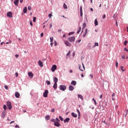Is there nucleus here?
I'll list each match as a JSON object with an SVG mask.
<instances>
[{"mask_svg":"<svg viewBox=\"0 0 128 128\" xmlns=\"http://www.w3.org/2000/svg\"><path fill=\"white\" fill-rule=\"evenodd\" d=\"M68 40H69L70 42H74L76 40V38L74 36L70 37L68 38Z\"/></svg>","mask_w":128,"mask_h":128,"instance_id":"1","label":"nucleus"},{"mask_svg":"<svg viewBox=\"0 0 128 128\" xmlns=\"http://www.w3.org/2000/svg\"><path fill=\"white\" fill-rule=\"evenodd\" d=\"M48 90H46L43 94V96L44 98H48Z\"/></svg>","mask_w":128,"mask_h":128,"instance_id":"2","label":"nucleus"},{"mask_svg":"<svg viewBox=\"0 0 128 128\" xmlns=\"http://www.w3.org/2000/svg\"><path fill=\"white\" fill-rule=\"evenodd\" d=\"M6 106L8 108L9 110H12V103L10 102H6Z\"/></svg>","mask_w":128,"mask_h":128,"instance_id":"3","label":"nucleus"},{"mask_svg":"<svg viewBox=\"0 0 128 128\" xmlns=\"http://www.w3.org/2000/svg\"><path fill=\"white\" fill-rule=\"evenodd\" d=\"M60 90H63V91L66 90V86L64 85H60Z\"/></svg>","mask_w":128,"mask_h":128,"instance_id":"4","label":"nucleus"},{"mask_svg":"<svg viewBox=\"0 0 128 128\" xmlns=\"http://www.w3.org/2000/svg\"><path fill=\"white\" fill-rule=\"evenodd\" d=\"M6 16L8 18H12V12H7L6 14Z\"/></svg>","mask_w":128,"mask_h":128,"instance_id":"5","label":"nucleus"},{"mask_svg":"<svg viewBox=\"0 0 128 128\" xmlns=\"http://www.w3.org/2000/svg\"><path fill=\"white\" fill-rule=\"evenodd\" d=\"M64 43L67 46H72V44H70V42H68V41L65 40L64 42Z\"/></svg>","mask_w":128,"mask_h":128,"instance_id":"6","label":"nucleus"},{"mask_svg":"<svg viewBox=\"0 0 128 128\" xmlns=\"http://www.w3.org/2000/svg\"><path fill=\"white\" fill-rule=\"evenodd\" d=\"M56 70V65H53L51 68L52 72H54Z\"/></svg>","mask_w":128,"mask_h":128,"instance_id":"7","label":"nucleus"},{"mask_svg":"<svg viewBox=\"0 0 128 128\" xmlns=\"http://www.w3.org/2000/svg\"><path fill=\"white\" fill-rule=\"evenodd\" d=\"M54 126H57L58 128V126H60V122H54Z\"/></svg>","mask_w":128,"mask_h":128,"instance_id":"8","label":"nucleus"},{"mask_svg":"<svg viewBox=\"0 0 128 128\" xmlns=\"http://www.w3.org/2000/svg\"><path fill=\"white\" fill-rule=\"evenodd\" d=\"M28 76L30 78H34V74L32 72H29L28 73Z\"/></svg>","mask_w":128,"mask_h":128,"instance_id":"9","label":"nucleus"},{"mask_svg":"<svg viewBox=\"0 0 128 128\" xmlns=\"http://www.w3.org/2000/svg\"><path fill=\"white\" fill-rule=\"evenodd\" d=\"M15 96L17 98H20V93L18 92H15Z\"/></svg>","mask_w":128,"mask_h":128,"instance_id":"10","label":"nucleus"},{"mask_svg":"<svg viewBox=\"0 0 128 128\" xmlns=\"http://www.w3.org/2000/svg\"><path fill=\"white\" fill-rule=\"evenodd\" d=\"M38 66H40V68H42V66H44V64L42 63V62L39 60L38 62Z\"/></svg>","mask_w":128,"mask_h":128,"instance_id":"11","label":"nucleus"},{"mask_svg":"<svg viewBox=\"0 0 128 128\" xmlns=\"http://www.w3.org/2000/svg\"><path fill=\"white\" fill-rule=\"evenodd\" d=\"M18 0H14V4H15V6H18Z\"/></svg>","mask_w":128,"mask_h":128,"instance_id":"12","label":"nucleus"},{"mask_svg":"<svg viewBox=\"0 0 128 128\" xmlns=\"http://www.w3.org/2000/svg\"><path fill=\"white\" fill-rule=\"evenodd\" d=\"M53 80H54V82L56 83V84H57V82H58V80L56 78V77L54 76V77L53 78Z\"/></svg>","mask_w":128,"mask_h":128,"instance_id":"13","label":"nucleus"},{"mask_svg":"<svg viewBox=\"0 0 128 128\" xmlns=\"http://www.w3.org/2000/svg\"><path fill=\"white\" fill-rule=\"evenodd\" d=\"M70 118H66L64 120V124H66V122H70Z\"/></svg>","mask_w":128,"mask_h":128,"instance_id":"14","label":"nucleus"},{"mask_svg":"<svg viewBox=\"0 0 128 128\" xmlns=\"http://www.w3.org/2000/svg\"><path fill=\"white\" fill-rule=\"evenodd\" d=\"M53 88H54V90H56V88H58V84L54 83Z\"/></svg>","mask_w":128,"mask_h":128,"instance_id":"15","label":"nucleus"},{"mask_svg":"<svg viewBox=\"0 0 128 128\" xmlns=\"http://www.w3.org/2000/svg\"><path fill=\"white\" fill-rule=\"evenodd\" d=\"M6 116V111H3L2 113V118H4V117Z\"/></svg>","mask_w":128,"mask_h":128,"instance_id":"16","label":"nucleus"},{"mask_svg":"<svg viewBox=\"0 0 128 128\" xmlns=\"http://www.w3.org/2000/svg\"><path fill=\"white\" fill-rule=\"evenodd\" d=\"M23 12L24 14H26V12H28V8L26 6L24 8Z\"/></svg>","mask_w":128,"mask_h":128,"instance_id":"17","label":"nucleus"},{"mask_svg":"<svg viewBox=\"0 0 128 128\" xmlns=\"http://www.w3.org/2000/svg\"><path fill=\"white\" fill-rule=\"evenodd\" d=\"M94 23L95 26H98V19H96L94 20Z\"/></svg>","mask_w":128,"mask_h":128,"instance_id":"18","label":"nucleus"},{"mask_svg":"<svg viewBox=\"0 0 128 128\" xmlns=\"http://www.w3.org/2000/svg\"><path fill=\"white\" fill-rule=\"evenodd\" d=\"M71 84H72V86H76V82L73 80L71 82Z\"/></svg>","mask_w":128,"mask_h":128,"instance_id":"19","label":"nucleus"},{"mask_svg":"<svg viewBox=\"0 0 128 128\" xmlns=\"http://www.w3.org/2000/svg\"><path fill=\"white\" fill-rule=\"evenodd\" d=\"M72 116H74V118H77V116H78V115H76V114L74 112H72Z\"/></svg>","mask_w":128,"mask_h":128,"instance_id":"20","label":"nucleus"},{"mask_svg":"<svg viewBox=\"0 0 128 128\" xmlns=\"http://www.w3.org/2000/svg\"><path fill=\"white\" fill-rule=\"evenodd\" d=\"M68 88H69V90H74V86H69Z\"/></svg>","mask_w":128,"mask_h":128,"instance_id":"21","label":"nucleus"},{"mask_svg":"<svg viewBox=\"0 0 128 128\" xmlns=\"http://www.w3.org/2000/svg\"><path fill=\"white\" fill-rule=\"evenodd\" d=\"M78 66L80 70H81V72H84V70H82V66L80 64H79Z\"/></svg>","mask_w":128,"mask_h":128,"instance_id":"22","label":"nucleus"},{"mask_svg":"<svg viewBox=\"0 0 128 128\" xmlns=\"http://www.w3.org/2000/svg\"><path fill=\"white\" fill-rule=\"evenodd\" d=\"M78 98H80V100H84V97L82 96L79 94L78 95Z\"/></svg>","mask_w":128,"mask_h":128,"instance_id":"23","label":"nucleus"},{"mask_svg":"<svg viewBox=\"0 0 128 128\" xmlns=\"http://www.w3.org/2000/svg\"><path fill=\"white\" fill-rule=\"evenodd\" d=\"M46 120H48L50 118V116L48 115L45 118Z\"/></svg>","mask_w":128,"mask_h":128,"instance_id":"24","label":"nucleus"},{"mask_svg":"<svg viewBox=\"0 0 128 128\" xmlns=\"http://www.w3.org/2000/svg\"><path fill=\"white\" fill-rule=\"evenodd\" d=\"M76 110L78 114V118H80V110H78V109H77Z\"/></svg>","mask_w":128,"mask_h":128,"instance_id":"25","label":"nucleus"},{"mask_svg":"<svg viewBox=\"0 0 128 128\" xmlns=\"http://www.w3.org/2000/svg\"><path fill=\"white\" fill-rule=\"evenodd\" d=\"M63 6L65 10L68 9V6H66V3L64 4Z\"/></svg>","mask_w":128,"mask_h":128,"instance_id":"26","label":"nucleus"},{"mask_svg":"<svg viewBox=\"0 0 128 128\" xmlns=\"http://www.w3.org/2000/svg\"><path fill=\"white\" fill-rule=\"evenodd\" d=\"M80 30H82V28L81 27H79L78 30L77 32V34H80Z\"/></svg>","mask_w":128,"mask_h":128,"instance_id":"27","label":"nucleus"},{"mask_svg":"<svg viewBox=\"0 0 128 128\" xmlns=\"http://www.w3.org/2000/svg\"><path fill=\"white\" fill-rule=\"evenodd\" d=\"M92 100L94 102V104L95 106H96V100L94 98H92Z\"/></svg>","mask_w":128,"mask_h":128,"instance_id":"28","label":"nucleus"},{"mask_svg":"<svg viewBox=\"0 0 128 128\" xmlns=\"http://www.w3.org/2000/svg\"><path fill=\"white\" fill-rule=\"evenodd\" d=\"M50 42H54V37L50 38Z\"/></svg>","mask_w":128,"mask_h":128,"instance_id":"29","label":"nucleus"},{"mask_svg":"<svg viewBox=\"0 0 128 128\" xmlns=\"http://www.w3.org/2000/svg\"><path fill=\"white\" fill-rule=\"evenodd\" d=\"M86 26V23H84L82 26V30H84V28Z\"/></svg>","mask_w":128,"mask_h":128,"instance_id":"30","label":"nucleus"},{"mask_svg":"<svg viewBox=\"0 0 128 128\" xmlns=\"http://www.w3.org/2000/svg\"><path fill=\"white\" fill-rule=\"evenodd\" d=\"M28 10H32V6H28Z\"/></svg>","mask_w":128,"mask_h":128,"instance_id":"31","label":"nucleus"},{"mask_svg":"<svg viewBox=\"0 0 128 128\" xmlns=\"http://www.w3.org/2000/svg\"><path fill=\"white\" fill-rule=\"evenodd\" d=\"M46 82L47 84H48V86H50V82L47 80L46 81Z\"/></svg>","mask_w":128,"mask_h":128,"instance_id":"32","label":"nucleus"},{"mask_svg":"<svg viewBox=\"0 0 128 128\" xmlns=\"http://www.w3.org/2000/svg\"><path fill=\"white\" fill-rule=\"evenodd\" d=\"M120 70H122V72H124V66H120Z\"/></svg>","mask_w":128,"mask_h":128,"instance_id":"33","label":"nucleus"},{"mask_svg":"<svg viewBox=\"0 0 128 128\" xmlns=\"http://www.w3.org/2000/svg\"><path fill=\"white\" fill-rule=\"evenodd\" d=\"M3 108L4 110H6V104L4 105Z\"/></svg>","mask_w":128,"mask_h":128,"instance_id":"34","label":"nucleus"},{"mask_svg":"<svg viewBox=\"0 0 128 128\" xmlns=\"http://www.w3.org/2000/svg\"><path fill=\"white\" fill-rule=\"evenodd\" d=\"M80 12H82V6H80Z\"/></svg>","mask_w":128,"mask_h":128,"instance_id":"35","label":"nucleus"},{"mask_svg":"<svg viewBox=\"0 0 128 128\" xmlns=\"http://www.w3.org/2000/svg\"><path fill=\"white\" fill-rule=\"evenodd\" d=\"M4 88H6V90H8V86L6 85H4Z\"/></svg>","mask_w":128,"mask_h":128,"instance_id":"36","label":"nucleus"},{"mask_svg":"<svg viewBox=\"0 0 128 128\" xmlns=\"http://www.w3.org/2000/svg\"><path fill=\"white\" fill-rule=\"evenodd\" d=\"M36 18L34 17L33 18V22H36Z\"/></svg>","mask_w":128,"mask_h":128,"instance_id":"37","label":"nucleus"},{"mask_svg":"<svg viewBox=\"0 0 128 128\" xmlns=\"http://www.w3.org/2000/svg\"><path fill=\"white\" fill-rule=\"evenodd\" d=\"M74 34V32H70V33L68 34V36H72V34Z\"/></svg>","mask_w":128,"mask_h":128,"instance_id":"38","label":"nucleus"},{"mask_svg":"<svg viewBox=\"0 0 128 128\" xmlns=\"http://www.w3.org/2000/svg\"><path fill=\"white\" fill-rule=\"evenodd\" d=\"M59 118L62 122L64 120V118H62V116H59Z\"/></svg>","mask_w":128,"mask_h":128,"instance_id":"39","label":"nucleus"},{"mask_svg":"<svg viewBox=\"0 0 128 128\" xmlns=\"http://www.w3.org/2000/svg\"><path fill=\"white\" fill-rule=\"evenodd\" d=\"M116 68H118V61H116Z\"/></svg>","mask_w":128,"mask_h":128,"instance_id":"40","label":"nucleus"},{"mask_svg":"<svg viewBox=\"0 0 128 128\" xmlns=\"http://www.w3.org/2000/svg\"><path fill=\"white\" fill-rule=\"evenodd\" d=\"M127 44H128V41L125 40L124 42V46H126Z\"/></svg>","mask_w":128,"mask_h":128,"instance_id":"41","label":"nucleus"},{"mask_svg":"<svg viewBox=\"0 0 128 128\" xmlns=\"http://www.w3.org/2000/svg\"><path fill=\"white\" fill-rule=\"evenodd\" d=\"M94 46H98V43L96 42L95 45Z\"/></svg>","mask_w":128,"mask_h":128,"instance_id":"42","label":"nucleus"},{"mask_svg":"<svg viewBox=\"0 0 128 128\" xmlns=\"http://www.w3.org/2000/svg\"><path fill=\"white\" fill-rule=\"evenodd\" d=\"M12 44V40H10L8 42H6V44Z\"/></svg>","mask_w":128,"mask_h":128,"instance_id":"43","label":"nucleus"},{"mask_svg":"<svg viewBox=\"0 0 128 128\" xmlns=\"http://www.w3.org/2000/svg\"><path fill=\"white\" fill-rule=\"evenodd\" d=\"M70 50H69L68 53L67 54H66L67 56H70Z\"/></svg>","mask_w":128,"mask_h":128,"instance_id":"44","label":"nucleus"},{"mask_svg":"<svg viewBox=\"0 0 128 128\" xmlns=\"http://www.w3.org/2000/svg\"><path fill=\"white\" fill-rule=\"evenodd\" d=\"M48 16H49L50 18H52V14H48Z\"/></svg>","mask_w":128,"mask_h":128,"instance_id":"45","label":"nucleus"},{"mask_svg":"<svg viewBox=\"0 0 128 128\" xmlns=\"http://www.w3.org/2000/svg\"><path fill=\"white\" fill-rule=\"evenodd\" d=\"M15 75H16V78H18V73L16 72Z\"/></svg>","mask_w":128,"mask_h":128,"instance_id":"46","label":"nucleus"},{"mask_svg":"<svg viewBox=\"0 0 128 128\" xmlns=\"http://www.w3.org/2000/svg\"><path fill=\"white\" fill-rule=\"evenodd\" d=\"M80 42H82V40H79L78 41H76V42H78V44H80Z\"/></svg>","mask_w":128,"mask_h":128,"instance_id":"47","label":"nucleus"},{"mask_svg":"<svg viewBox=\"0 0 128 128\" xmlns=\"http://www.w3.org/2000/svg\"><path fill=\"white\" fill-rule=\"evenodd\" d=\"M122 60H124L126 58V56H122Z\"/></svg>","mask_w":128,"mask_h":128,"instance_id":"48","label":"nucleus"},{"mask_svg":"<svg viewBox=\"0 0 128 128\" xmlns=\"http://www.w3.org/2000/svg\"><path fill=\"white\" fill-rule=\"evenodd\" d=\"M82 68H83V70H85V68H84V63H82Z\"/></svg>","mask_w":128,"mask_h":128,"instance_id":"49","label":"nucleus"},{"mask_svg":"<svg viewBox=\"0 0 128 128\" xmlns=\"http://www.w3.org/2000/svg\"><path fill=\"white\" fill-rule=\"evenodd\" d=\"M54 108H53L52 110H51V112H54Z\"/></svg>","mask_w":128,"mask_h":128,"instance_id":"50","label":"nucleus"},{"mask_svg":"<svg viewBox=\"0 0 128 128\" xmlns=\"http://www.w3.org/2000/svg\"><path fill=\"white\" fill-rule=\"evenodd\" d=\"M15 56H16V58H18L19 56H18V54H16L15 55Z\"/></svg>","mask_w":128,"mask_h":128,"instance_id":"51","label":"nucleus"},{"mask_svg":"<svg viewBox=\"0 0 128 128\" xmlns=\"http://www.w3.org/2000/svg\"><path fill=\"white\" fill-rule=\"evenodd\" d=\"M54 46H58V42H56V41H54Z\"/></svg>","mask_w":128,"mask_h":128,"instance_id":"52","label":"nucleus"},{"mask_svg":"<svg viewBox=\"0 0 128 128\" xmlns=\"http://www.w3.org/2000/svg\"><path fill=\"white\" fill-rule=\"evenodd\" d=\"M80 16H82V12H80Z\"/></svg>","mask_w":128,"mask_h":128,"instance_id":"53","label":"nucleus"},{"mask_svg":"<svg viewBox=\"0 0 128 128\" xmlns=\"http://www.w3.org/2000/svg\"><path fill=\"white\" fill-rule=\"evenodd\" d=\"M40 36H41V38H42V36H44V33H41V34H40Z\"/></svg>","mask_w":128,"mask_h":128,"instance_id":"54","label":"nucleus"},{"mask_svg":"<svg viewBox=\"0 0 128 128\" xmlns=\"http://www.w3.org/2000/svg\"><path fill=\"white\" fill-rule=\"evenodd\" d=\"M84 34H88V29H86Z\"/></svg>","mask_w":128,"mask_h":128,"instance_id":"55","label":"nucleus"},{"mask_svg":"<svg viewBox=\"0 0 128 128\" xmlns=\"http://www.w3.org/2000/svg\"><path fill=\"white\" fill-rule=\"evenodd\" d=\"M102 18H106V14H104L102 16Z\"/></svg>","mask_w":128,"mask_h":128,"instance_id":"56","label":"nucleus"},{"mask_svg":"<svg viewBox=\"0 0 128 128\" xmlns=\"http://www.w3.org/2000/svg\"><path fill=\"white\" fill-rule=\"evenodd\" d=\"M30 25L32 26V21H30Z\"/></svg>","mask_w":128,"mask_h":128,"instance_id":"57","label":"nucleus"},{"mask_svg":"<svg viewBox=\"0 0 128 128\" xmlns=\"http://www.w3.org/2000/svg\"><path fill=\"white\" fill-rule=\"evenodd\" d=\"M100 98H102V94L100 95Z\"/></svg>","mask_w":128,"mask_h":128,"instance_id":"58","label":"nucleus"},{"mask_svg":"<svg viewBox=\"0 0 128 128\" xmlns=\"http://www.w3.org/2000/svg\"><path fill=\"white\" fill-rule=\"evenodd\" d=\"M56 120H57V122H60V120H58V118H56Z\"/></svg>","mask_w":128,"mask_h":128,"instance_id":"59","label":"nucleus"},{"mask_svg":"<svg viewBox=\"0 0 128 128\" xmlns=\"http://www.w3.org/2000/svg\"><path fill=\"white\" fill-rule=\"evenodd\" d=\"M124 50L126 51V52H128V50L126 49V48H124Z\"/></svg>","mask_w":128,"mask_h":128,"instance_id":"60","label":"nucleus"},{"mask_svg":"<svg viewBox=\"0 0 128 128\" xmlns=\"http://www.w3.org/2000/svg\"><path fill=\"white\" fill-rule=\"evenodd\" d=\"M58 32H62V30H58Z\"/></svg>","mask_w":128,"mask_h":128,"instance_id":"61","label":"nucleus"},{"mask_svg":"<svg viewBox=\"0 0 128 128\" xmlns=\"http://www.w3.org/2000/svg\"><path fill=\"white\" fill-rule=\"evenodd\" d=\"M15 128H20V126H18V125H16L15 126Z\"/></svg>","mask_w":128,"mask_h":128,"instance_id":"62","label":"nucleus"},{"mask_svg":"<svg viewBox=\"0 0 128 128\" xmlns=\"http://www.w3.org/2000/svg\"><path fill=\"white\" fill-rule=\"evenodd\" d=\"M50 44L51 46H52V44H54V43H52V42H51Z\"/></svg>","mask_w":128,"mask_h":128,"instance_id":"63","label":"nucleus"},{"mask_svg":"<svg viewBox=\"0 0 128 128\" xmlns=\"http://www.w3.org/2000/svg\"><path fill=\"white\" fill-rule=\"evenodd\" d=\"M4 44V42H2L0 43V44H1V46H2Z\"/></svg>","mask_w":128,"mask_h":128,"instance_id":"64","label":"nucleus"}]
</instances>
